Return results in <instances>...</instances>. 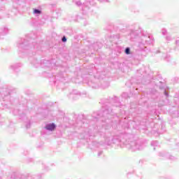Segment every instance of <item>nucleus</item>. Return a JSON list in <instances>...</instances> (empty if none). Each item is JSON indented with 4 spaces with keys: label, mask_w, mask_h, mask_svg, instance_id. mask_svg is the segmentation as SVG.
<instances>
[{
    "label": "nucleus",
    "mask_w": 179,
    "mask_h": 179,
    "mask_svg": "<svg viewBox=\"0 0 179 179\" xmlns=\"http://www.w3.org/2000/svg\"><path fill=\"white\" fill-rule=\"evenodd\" d=\"M104 140L105 144L108 146H111L113 144L125 145L132 152L142 150L146 146L142 140L136 138L134 134L129 133H122L119 136H113L111 133H106Z\"/></svg>",
    "instance_id": "f257e3e1"
},
{
    "label": "nucleus",
    "mask_w": 179,
    "mask_h": 179,
    "mask_svg": "<svg viewBox=\"0 0 179 179\" xmlns=\"http://www.w3.org/2000/svg\"><path fill=\"white\" fill-rule=\"evenodd\" d=\"M124 105L121 104V102L118 100V97L115 96L114 98H111L109 99H106L103 106H102V109L100 111L94 112L92 114V118L94 121H97L99 118H105L104 122L107 124L106 127V124H102V131L103 129H108V128H111V120L107 118H113V110L115 108H124Z\"/></svg>",
    "instance_id": "f03ea898"
},
{
    "label": "nucleus",
    "mask_w": 179,
    "mask_h": 179,
    "mask_svg": "<svg viewBox=\"0 0 179 179\" xmlns=\"http://www.w3.org/2000/svg\"><path fill=\"white\" fill-rule=\"evenodd\" d=\"M129 34L130 40L137 41L138 47L141 51H146V45H150L153 43V36L146 31L131 29Z\"/></svg>",
    "instance_id": "7ed1b4c3"
},
{
    "label": "nucleus",
    "mask_w": 179,
    "mask_h": 179,
    "mask_svg": "<svg viewBox=\"0 0 179 179\" xmlns=\"http://www.w3.org/2000/svg\"><path fill=\"white\" fill-rule=\"evenodd\" d=\"M18 47V54L22 57V53L26 52L27 50H30L32 47L36 48V50H40L41 47V43H37L34 42V39H30L29 41L27 38H22L17 44Z\"/></svg>",
    "instance_id": "20e7f679"
},
{
    "label": "nucleus",
    "mask_w": 179,
    "mask_h": 179,
    "mask_svg": "<svg viewBox=\"0 0 179 179\" xmlns=\"http://www.w3.org/2000/svg\"><path fill=\"white\" fill-rule=\"evenodd\" d=\"M16 93V89L10 87L7 88L5 91H3V100L4 103H1L3 106V110H6V108H9V104H13L14 101H17V99H14L12 98V94Z\"/></svg>",
    "instance_id": "39448f33"
},
{
    "label": "nucleus",
    "mask_w": 179,
    "mask_h": 179,
    "mask_svg": "<svg viewBox=\"0 0 179 179\" xmlns=\"http://www.w3.org/2000/svg\"><path fill=\"white\" fill-rule=\"evenodd\" d=\"M5 10V7L2 6L0 8V19H3V17H13L17 15V8H14L12 10Z\"/></svg>",
    "instance_id": "423d86ee"
},
{
    "label": "nucleus",
    "mask_w": 179,
    "mask_h": 179,
    "mask_svg": "<svg viewBox=\"0 0 179 179\" xmlns=\"http://www.w3.org/2000/svg\"><path fill=\"white\" fill-rule=\"evenodd\" d=\"M83 78H85V82L87 80V85L92 89H99L100 87V85L97 83V80L94 78V76L88 74L86 77L83 76Z\"/></svg>",
    "instance_id": "0eeeda50"
},
{
    "label": "nucleus",
    "mask_w": 179,
    "mask_h": 179,
    "mask_svg": "<svg viewBox=\"0 0 179 179\" xmlns=\"http://www.w3.org/2000/svg\"><path fill=\"white\" fill-rule=\"evenodd\" d=\"M32 65H34L35 68H38V66H41V68H50V66H51V61L43 59L38 62V60L34 59Z\"/></svg>",
    "instance_id": "6e6552de"
},
{
    "label": "nucleus",
    "mask_w": 179,
    "mask_h": 179,
    "mask_svg": "<svg viewBox=\"0 0 179 179\" xmlns=\"http://www.w3.org/2000/svg\"><path fill=\"white\" fill-rule=\"evenodd\" d=\"M86 94H87L86 92L80 93L79 92V91L76 90H73L67 95V97H69V100H71V101H75V100H78V99H79V96H82L83 97H85Z\"/></svg>",
    "instance_id": "1a4fd4ad"
},
{
    "label": "nucleus",
    "mask_w": 179,
    "mask_h": 179,
    "mask_svg": "<svg viewBox=\"0 0 179 179\" xmlns=\"http://www.w3.org/2000/svg\"><path fill=\"white\" fill-rule=\"evenodd\" d=\"M76 122V127L78 128H89V124L87 123V120L85 119H83L82 120L77 119Z\"/></svg>",
    "instance_id": "9d476101"
},
{
    "label": "nucleus",
    "mask_w": 179,
    "mask_h": 179,
    "mask_svg": "<svg viewBox=\"0 0 179 179\" xmlns=\"http://www.w3.org/2000/svg\"><path fill=\"white\" fill-rule=\"evenodd\" d=\"M159 157L163 159H169V160H176V157L173 155H170L169 153H166L164 151L159 152Z\"/></svg>",
    "instance_id": "9b49d317"
},
{
    "label": "nucleus",
    "mask_w": 179,
    "mask_h": 179,
    "mask_svg": "<svg viewBox=\"0 0 179 179\" xmlns=\"http://www.w3.org/2000/svg\"><path fill=\"white\" fill-rule=\"evenodd\" d=\"M45 129H46V131H50L52 132V131H55V129H57V124H55V123L46 124L45 126Z\"/></svg>",
    "instance_id": "f8f14e48"
},
{
    "label": "nucleus",
    "mask_w": 179,
    "mask_h": 179,
    "mask_svg": "<svg viewBox=\"0 0 179 179\" xmlns=\"http://www.w3.org/2000/svg\"><path fill=\"white\" fill-rule=\"evenodd\" d=\"M20 68H22L21 63H17L10 66V69H12V71H14V72H20Z\"/></svg>",
    "instance_id": "ddd939ff"
},
{
    "label": "nucleus",
    "mask_w": 179,
    "mask_h": 179,
    "mask_svg": "<svg viewBox=\"0 0 179 179\" xmlns=\"http://www.w3.org/2000/svg\"><path fill=\"white\" fill-rule=\"evenodd\" d=\"M162 58L166 61V62H171V65H176V62H171L173 59H171V57L170 55L168 54H164L162 55Z\"/></svg>",
    "instance_id": "4468645a"
},
{
    "label": "nucleus",
    "mask_w": 179,
    "mask_h": 179,
    "mask_svg": "<svg viewBox=\"0 0 179 179\" xmlns=\"http://www.w3.org/2000/svg\"><path fill=\"white\" fill-rule=\"evenodd\" d=\"M9 33V29L6 27L0 29V36H6Z\"/></svg>",
    "instance_id": "2eb2a0df"
},
{
    "label": "nucleus",
    "mask_w": 179,
    "mask_h": 179,
    "mask_svg": "<svg viewBox=\"0 0 179 179\" xmlns=\"http://www.w3.org/2000/svg\"><path fill=\"white\" fill-rule=\"evenodd\" d=\"M13 114H14V115H20V118H24V117H25L24 113H20V110L18 109H15L13 111Z\"/></svg>",
    "instance_id": "dca6fc26"
},
{
    "label": "nucleus",
    "mask_w": 179,
    "mask_h": 179,
    "mask_svg": "<svg viewBox=\"0 0 179 179\" xmlns=\"http://www.w3.org/2000/svg\"><path fill=\"white\" fill-rule=\"evenodd\" d=\"M56 80L53 81L56 86H60L61 85V77L59 76H55Z\"/></svg>",
    "instance_id": "f3484780"
},
{
    "label": "nucleus",
    "mask_w": 179,
    "mask_h": 179,
    "mask_svg": "<svg viewBox=\"0 0 179 179\" xmlns=\"http://www.w3.org/2000/svg\"><path fill=\"white\" fill-rule=\"evenodd\" d=\"M89 4H90V3L87 2L85 3V4L83 5V6L82 7L83 12H86V10H89V9H90V7H89Z\"/></svg>",
    "instance_id": "a211bd4d"
},
{
    "label": "nucleus",
    "mask_w": 179,
    "mask_h": 179,
    "mask_svg": "<svg viewBox=\"0 0 179 179\" xmlns=\"http://www.w3.org/2000/svg\"><path fill=\"white\" fill-rule=\"evenodd\" d=\"M34 14H35L36 16L41 15V10L38 8H34Z\"/></svg>",
    "instance_id": "6ab92c4d"
},
{
    "label": "nucleus",
    "mask_w": 179,
    "mask_h": 179,
    "mask_svg": "<svg viewBox=\"0 0 179 179\" xmlns=\"http://www.w3.org/2000/svg\"><path fill=\"white\" fill-rule=\"evenodd\" d=\"M108 86H110V83L108 82H104L101 85V87H102V89H107Z\"/></svg>",
    "instance_id": "aec40b11"
},
{
    "label": "nucleus",
    "mask_w": 179,
    "mask_h": 179,
    "mask_svg": "<svg viewBox=\"0 0 179 179\" xmlns=\"http://www.w3.org/2000/svg\"><path fill=\"white\" fill-rule=\"evenodd\" d=\"M151 146H153L154 150H156V147L159 146V143L156 141H152Z\"/></svg>",
    "instance_id": "412c9836"
},
{
    "label": "nucleus",
    "mask_w": 179,
    "mask_h": 179,
    "mask_svg": "<svg viewBox=\"0 0 179 179\" xmlns=\"http://www.w3.org/2000/svg\"><path fill=\"white\" fill-rule=\"evenodd\" d=\"M73 3H75L76 6H82V2L79 0H73Z\"/></svg>",
    "instance_id": "4be33fe9"
},
{
    "label": "nucleus",
    "mask_w": 179,
    "mask_h": 179,
    "mask_svg": "<svg viewBox=\"0 0 179 179\" xmlns=\"http://www.w3.org/2000/svg\"><path fill=\"white\" fill-rule=\"evenodd\" d=\"M124 53L126 54V55H129V54H131V48H126L124 50Z\"/></svg>",
    "instance_id": "5701e85b"
},
{
    "label": "nucleus",
    "mask_w": 179,
    "mask_h": 179,
    "mask_svg": "<svg viewBox=\"0 0 179 179\" xmlns=\"http://www.w3.org/2000/svg\"><path fill=\"white\" fill-rule=\"evenodd\" d=\"M122 97L123 99H129V94L128 93H127V92H123L122 94Z\"/></svg>",
    "instance_id": "b1692460"
},
{
    "label": "nucleus",
    "mask_w": 179,
    "mask_h": 179,
    "mask_svg": "<svg viewBox=\"0 0 179 179\" xmlns=\"http://www.w3.org/2000/svg\"><path fill=\"white\" fill-rule=\"evenodd\" d=\"M162 36H167V34H168L167 29L163 28L162 29Z\"/></svg>",
    "instance_id": "393cba45"
},
{
    "label": "nucleus",
    "mask_w": 179,
    "mask_h": 179,
    "mask_svg": "<svg viewBox=\"0 0 179 179\" xmlns=\"http://www.w3.org/2000/svg\"><path fill=\"white\" fill-rule=\"evenodd\" d=\"M120 34H116L113 36V38H114V40H120Z\"/></svg>",
    "instance_id": "a878e982"
},
{
    "label": "nucleus",
    "mask_w": 179,
    "mask_h": 179,
    "mask_svg": "<svg viewBox=\"0 0 179 179\" xmlns=\"http://www.w3.org/2000/svg\"><path fill=\"white\" fill-rule=\"evenodd\" d=\"M165 38L166 41H171V40H173V38H171V36L170 35H167Z\"/></svg>",
    "instance_id": "bb28decb"
},
{
    "label": "nucleus",
    "mask_w": 179,
    "mask_h": 179,
    "mask_svg": "<svg viewBox=\"0 0 179 179\" xmlns=\"http://www.w3.org/2000/svg\"><path fill=\"white\" fill-rule=\"evenodd\" d=\"M151 94H155L156 96H157V90H156L155 89H152Z\"/></svg>",
    "instance_id": "cd10ccee"
},
{
    "label": "nucleus",
    "mask_w": 179,
    "mask_h": 179,
    "mask_svg": "<svg viewBox=\"0 0 179 179\" xmlns=\"http://www.w3.org/2000/svg\"><path fill=\"white\" fill-rule=\"evenodd\" d=\"M31 125V123L30 121L29 120V121L27 122V124H26V128H27V129H29V128H30Z\"/></svg>",
    "instance_id": "c85d7f7f"
},
{
    "label": "nucleus",
    "mask_w": 179,
    "mask_h": 179,
    "mask_svg": "<svg viewBox=\"0 0 179 179\" xmlns=\"http://www.w3.org/2000/svg\"><path fill=\"white\" fill-rule=\"evenodd\" d=\"M164 94L166 97H169V92H167V89H164Z\"/></svg>",
    "instance_id": "c756f323"
},
{
    "label": "nucleus",
    "mask_w": 179,
    "mask_h": 179,
    "mask_svg": "<svg viewBox=\"0 0 179 179\" xmlns=\"http://www.w3.org/2000/svg\"><path fill=\"white\" fill-rule=\"evenodd\" d=\"M62 43H66V36H64L62 38Z\"/></svg>",
    "instance_id": "7c9ffc66"
},
{
    "label": "nucleus",
    "mask_w": 179,
    "mask_h": 179,
    "mask_svg": "<svg viewBox=\"0 0 179 179\" xmlns=\"http://www.w3.org/2000/svg\"><path fill=\"white\" fill-rule=\"evenodd\" d=\"M101 155H103V151H99L98 152V157H99V156H101Z\"/></svg>",
    "instance_id": "2f4dec72"
},
{
    "label": "nucleus",
    "mask_w": 179,
    "mask_h": 179,
    "mask_svg": "<svg viewBox=\"0 0 179 179\" xmlns=\"http://www.w3.org/2000/svg\"><path fill=\"white\" fill-rule=\"evenodd\" d=\"M99 2H108V0H98Z\"/></svg>",
    "instance_id": "473e14b6"
},
{
    "label": "nucleus",
    "mask_w": 179,
    "mask_h": 179,
    "mask_svg": "<svg viewBox=\"0 0 179 179\" xmlns=\"http://www.w3.org/2000/svg\"><path fill=\"white\" fill-rule=\"evenodd\" d=\"M176 45H178L179 47V40H176Z\"/></svg>",
    "instance_id": "72a5a7b5"
},
{
    "label": "nucleus",
    "mask_w": 179,
    "mask_h": 179,
    "mask_svg": "<svg viewBox=\"0 0 179 179\" xmlns=\"http://www.w3.org/2000/svg\"><path fill=\"white\" fill-rule=\"evenodd\" d=\"M1 1H3L4 0H1ZM6 1H9V0H6ZM13 2H19V0H13Z\"/></svg>",
    "instance_id": "f704fd0d"
},
{
    "label": "nucleus",
    "mask_w": 179,
    "mask_h": 179,
    "mask_svg": "<svg viewBox=\"0 0 179 179\" xmlns=\"http://www.w3.org/2000/svg\"><path fill=\"white\" fill-rule=\"evenodd\" d=\"M96 45H97V43H94V46H96Z\"/></svg>",
    "instance_id": "c9c22d12"
},
{
    "label": "nucleus",
    "mask_w": 179,
    "mask_h": 179,
    "mask_svg": "<svg viewBox=\"0 0 179 179\" xmlns=\"http://www.w3.org/2000/svg\"><path fill=\"white\" fill-rule=\"evenodd\" d=\"M157 85H159V83H155V86H157Z\"/></svg>",
    "instance_id": "e433bc0d"
},
{
    "label": "nucleus",
    "mask_w": 179,
    "mask_h": 179,
    "mask_svg": "<svg viewBox=\"0 0 179 179\" xmlns=\"http://www.w3.org/2000/svg\"><path fill=\"white\" fill-rule=\"evenodd\" d=\"M101 121H102V122H104V119H102Z\"/></svg>",
    "instance_id": "4c0bfd02"
},
{
    "label": "nucleus",
    "mask_w": 179,
    "mask_h": 179,
    "mask_svg": "<svg viewBox=\"0 0 179 179\" xmlns=\"http://www.w3.org/2000/svg\"><path fill=\"white\" fill-rule=\"evenodd\" d=\"M94 66V64H92V67L93 68Z\"/></svg>",
    "instance_id": "58836bf2"
},
{
    "label": "nucleus",
    "mask_w": 179,
    "mask_h": 179,
    "mask_svg": "<svg viewBox=\"0 0 179 179\" xmlns=\"http://www.w3.org/2000/svg\"><path fill=\"white\" fill-rule=\"evenodd\" d=\"M159 83L162 84V81H159Z\"/></svg>",
    "instance_id": "ea45409f"
},
{
    "label": "nucleus",
    "mask_w": 179,
    "mask_h": 179,
    "mask_svg": "<svg viewBox=\"0 0 179 179\" xmlns=\"http://www.w3.org/2000/svg\"><path fill=\"white\" fill-rule=\"evenodd\" d=\"M158 52H159V50L157 52V54H158Z\"/></svg>",
    "instance_id": "a19ab883"
},
{
    "label": "nucleus",
    "mask_w": 179,
    "mask_h": 179,
    "mask_svg": "<svg viewBox=\"0 0 179 179\" xmlns=\"http://www.w3.org/2000/svg\"><path fill=\"white\" fill-rule=\"evenodd\" d=\"M159 89H163L162 87H159Z\"/></svg>",
    "instance_id": "79ce46f5"
},
{
    "label": "nucleus",
    "mask_w": 179,
    "mask_h": 179,
    "mask_svg": "<svg viewBox=\"0 0 179 179\" xmlns=\"http://www.w3.org/2000/svg\"><path fill=\"white\" fill-rule=\"evenodd\" d=\"M85 132H87V130H85Z\"/></svg>",
    "instance_id": "37998d69"
},
{
    "label": "nucleus",
    "mask_w": 179,
    "mask_h": 179,
    "mask_svg": "<svg viewBox=\"0 0 179 179\" xmlns=\"http://www.w3.org/2000/svg\"><path fill=\"white\" fill-rule=\"evenodd\" d=\"M141 123H138L137 125H140Z\"/></svg>",
    "instance_id": "c03bdc74"
},
{
    "label": "nucleus",
    "mask_w": 179,
    "mask_h": 179,
    "mask_svg": "<svg viewBox=\"0 0 179 179\" xmlns=\"http://www.w3.org/2000/svg\"><path fill=\"white\" fill-rule=\"evenodd\" d=\"M0 179H2V177L0 176Z\"/></svg>",
    "instance_id": "a18cd8bd"
},
{
    "label": "nucleus",
    "mask_w": 179,
    "mask_h": 179,
    "mask_svg": "<svg viewBox=\"0 0 179 179\" xmlns=\"http://www.w3.org/2000/svg\"><path fill=\"white\" fill-rule=\"evenodd\" d=\"M94 50H97L96 48H94Z\"/></svg>",
    "instance_id": "49530a36"
},
{
    "label": "nucleus",
    "mask_w": 179,
    "mask_h": 179,
    "mask_svg": "<svg viewBox=\"0 0 179 179\" xmlns=\"http://www.w3.org/2000/svg\"><path fill=\"white\" fill-rule=\"evenodd\" d=\"M0 118H1V115H0Z\"/></svg>",
    "instance_id": "de8ad7c7"
}]
</instances>
